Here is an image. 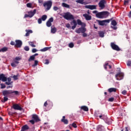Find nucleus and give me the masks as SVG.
<instances>
[{
	"label": "nucleus",
	"instance_id": "obj_6",
	"mask_svg": "<svg viewBox=\"0 0 131 131\" xmlns=\"http://www.w3.org/2000/svg\"><path fill=\"white\" fill-rule=\"evenodd\" d=\"M124 74L123 73L120 72L115 75V77L117 80H121L123 79Z\"/></svg>",
	"mask_w": 131,
	"mask_h": 131
},
{
	"label": "nucleus",
	"instance_id": "obj_8",
	"mask_svg": "<svg viewBox=\"0 0 131 131\" xmlns=\"http://www.w3.org/2000/svg\"><path fill=\"white\" fill-rule=\"evenodd\" d=\"M11 94H13L12 90H4L3 91V95L5 97H6V96L11 95Z\"/></svg>",
	"mask_w": 131,
	"mask_h": 131
},
{
	"label": "nucleus",
	"instance_id": "obj_2",
	"mask_svg": "<svg viewBox=\"0 0 131 131\" xmlns=\"http://www.w3.org/2000/svg\"><path fill=\"white\" fill-rule=\"evenodd\" d=\"M63 17L66 20H75L74 19V16L71 14V13L69 12H67L66 13H64V15H63Z\"/></svg>",
	"mask_w": 131,
	"mask_h": 131
},
{
	"label": "nucleus",
	"instance_id": "obj_45",
	"mask_svg": "<svg viewBox=\"0 0 131 131\" xmlns=\"http://www.w3.org/2000/svg\"><path fill=\"white\" fill-rule=\"evenodd\" d=\"M1 89H6V85H5V84L1 83Z\"/></svg>",
	"mask_w": 131,
	"mask_h": 131
},
{
	"label": "nucleus",
	"instance_id": "obj_25",
	"mask_svg": "<svg viewBox=\"0 0 131 131\" xmlns=\"http://www.w3.org/2000/svg\"><path fill=\"white\" fill-rule=\"evenodd\" d=\"M81 110H83V111L88 112L89 111V107L86 106H81Z\"/></svg>",
	"mask_w": 131,
	"mask_h": 131
},
{
	"label": "nucleus",
	"instance_id": "obj_35",
	"mask_svg": "<svg viewBox=\"0 0 131 131\" xmlns=\"http://www.w3.org/2000/svg\"><path fill=\"white\" fill-rule=\"evenodd\" d=\"M29 44L30 45V46H31V47H32V48H35L36 47L34 45V43L33 42L30 41V42H29Z\"/></svg>",
	"mask_w": 131,
	"mask_h": 131
},
{
	"label": "nucleus",
	"instance_id": "obj_34",
	"mask_svg": "<svg viewBox=\"0 0 131 131\" xmlns=\"http://www.w3.org/2000/svg\"><path fill=\"white\" fill-rule=\"evenodd\" d=\"M34 59H35V57L33 55H32L30 57L28 61H29V62H30V61H34Z\"/></svg>",
	"mask_w": 131,
	"mask_h": 131
},
{
	"label": "nucleus",
	"instance_id": "obj_22",
	"mask_svg": "<svg viewBox=\"0 0 131 131\" xmlns=\"http://www.w3.org/2000/svg\"><path fill=\"white\" fill-rule=\"evenodd\" d=\"M27 129H29V126L27 125H25L21 127V131H26Z\"/></svg>",
	"mask_w": 131,
	"mask_h": 131
},
{
	"label": "nucleus",
	"instance_id": "obj_9",
	"mask_svg": "<svg viewBox=\"0 0 131 131\" xmlns=\"http://www.w3.org/2000/svg\"><path fill=\"white\" fill-rule=\"evenodd\" d=\"M52 22H54V18L53 17L50 18L47 21L46 25L47 27H51L52 26Z\"/></svg>",
	"mask_w": 131,
	"mask_h": 131
},
{
	"label": "nucleus",
	"instance_id": "obj_30",
	"mask_svg": "<svg viewBox=\"0 0 131 131\" xmlns=\"http://www.w3.org/2000/svg\"><path fill=\"white\" fill-rule=\"evenodd\" d=\"M57 31V29L55 27L53 28V27H51V32L52 33H56V32Z\"/></svg>",
	"mask_w": 131,
	"mask_h": 131
},
{
	"label": "nucleus",
	"instance_id": "obj_58",
	"mask_svg": "<svg viewBox=\"0 0 131 131\" xmlns=\"http://www.w3.org/2000/svg\"><path fill=\"white\" fill-rule=\"evenodd\" d=\"M101 127H102V126L101 125H99L98 127H97V130L98 131H101Z\"/></svg>",
	"mask_w": 131,
	"mask_h": 131
},
{
	"label": "nucleus",
	"instance_id": "obj_60",
	"mask_svg": "<svg viewBox=\"0 0 131 131\" xmlns=\"http://www.w3.org/2000/svg\"><path fill=\"white\" fill-rule=\"evenodd\" d=\"M42 19H41V18H39L38 19V23L39 24H41V22H42Z\"/></svg>",
	"mask_w": 131,
	"mask_h": 131
},
{
	"label": "nucleus",
	"instance_id": "obj_20",
	"mask_svg": "<svg viewBox=\"0 0 131 131\" xmlns=\"http://www.w3.org/2000/svg\"><path fill=\"white\" fill-rule=\"evenodd\" d=\"M8 82H6L5 84H7V85H10L13 83V82L11 81L12 79L10 77H8L7 78Z\"/></svg>",
	"mask_w": 131,
	"mask_h": 131
},
{
	"label": "nucleus",
	"instance_id": "obj_29",
	"mask_svg": "<svg viewBox=\"0 0 131 131\" xmlns=\"http://www.w3.org/2000/svg\"><path fill=\"white\" fill-rule=\"evenodd\" d=\"M98 34L100 37H104V36H105V35H104V32L103 31L99 32Z\"/></svg>",
	"mask_w": 131,
	"mask_h": 131
},
{
	"label": "nucleus",
	"instance_id": "obj_63",
	"mask_svg": "<svg viewBox=\"0 0 131 131\" xmlns=\"http://www.w3.org/2000/svg\"><path fill=\"white\" fill-rule=\"evenodd\" d=\"M24 18H30L29 14H25L24 16Z\"/></svg>",
	"mask_w": 131,
	"mask_h": 131
},
{
	"label": "nucleus",
	"instance_id": "obj_44",
	"mask_svg": "<svg viewBox=\"0 0 131 131\" xmlns=\"http://www.w3.org/2000/svg\"><path fill=\"white\" fill-rule=\"evenodd\" d=\"M127 66L130 67L131 66V61L128 60L127 62Z\"/></svg>",
	"mask_w": 131,
	"mask_h": 131
},
{
	"label": "nucleus",
	"instance_id": "obj_31",
	"mask_svg": "<svg viewBox=\"0 0 131 131\" xmlns=\"http://www.w3.org/2000/svg\"><path fill=\"white\" fill-rule=\"evenodd\" d=\"M76 3H77L78 4H80L81 5H83V4H84V0H77Z\"/></svg>",
	"mask_w": 131,
	"mask_h": 131
},
{
	"label": "nucleus",
	"instance_id": "obj_24",
	"mask_svg": "<svg viewBox=\"0 0 131 131\" xmlns=\"http://www.w3.org/2000/svg\"><path fill=\"white\" fill-rule=\"evenodd\" d=\"M26 32H27L25 36H29L30 33H32V30H26Z\"/></svg>",
	"mask_w": 131,
	"mask_h": 131
},
{
	"label": "nucleus",
	"instance_id": "obj_55",
	"mask_svg": "<svg viewBox=\"0 0 131 131\" xmlns=\"http://www.w3.org/2000/svg\"><path fill=\"white\" fill-rule=\"evenodd\" d=\"M66 27H67V28H71V27L70 26V24H67L66 25Z\"/></svg>",
	"mask_w": 131,
	"mask_h": 131
},
{
	"label": "nucleus",
	"instance_id": "obj_10",
	"mask_svg": "<svg viewBox=\"0 0 131 131\" xmlns=\"http://www.w3.org/2000/svg\"><path fill=\"white\" fill-rule=\"evenodd\" d=\"M12 108L14 109V110H19V111H21V110H22V107L18 104H13L12 106Z\"/></svg>",
	"mask_w": 131,
	"mask_h": 131
},
{
	"label": "nucleus",
	"instance_id": "obj_14",
	"mask_svg": "<svg viewBox=\"0 0 131 131\" xmlns=\"http://www.w3.org/2000/svg\"><path fill=\"white\" fill-rule=\"evenodd\" d=\"M32 119L36 122H38V121H40V120L38 118V116H37V115L36 114H34L32 115Z\"/></svg>",
	"mask_w": 131,
	"mask_h": 131
},
{
	"label": "nucleus",
	"instance_id": "obj_50",
	"mask_svg": "<svg viewBox=\"0 0 131 131\" xmlns=\"http://www.w3.org/2000/svg\"><path fill=\"white\" fill-rule=\"evenodd\" d=\"M12 94H15V95H18L19 92H18L17 91H12Z\"/></svg>",
	"mask_w": 131,
	"mask_h": 131
},
{
	"label": "nucleus",
	"instance_id": "obj_56",
	"mask_svg": "<svg viewBox=\"0 0 131 131\" xmlns=\"http://www.w3.org/2000/svg\"><path fill=\"white\" fill-rule=\"evenodd\" d=\"M13 63H14L15 64H19V61H18V60H16V59H14L13 60Z\"/></svg>",
	"mask_w": 131,
	"mask_h": 131
},
{
	"label": "nucleus",
	"instance_id": "obj_15",
	"mask_svg": "<svg viewBox=\"0 0 131 131\" xmlns=\"http://www.w3.org/2000/svg\"><path fill=\"white\" fill-rule=\"evenodd\" d=\"M83 16L85 18L86 21H91L92 20V16L88 14H83Z\"/></svg>",
	"mask_w": 131,
	"mask_h": 131
},
{
	"label": "nucleus",
	"instance_id": "obj_23",
	"mask_svg": "<svg viewBox=\"0 0 131 131\" xmlns=\"http://www.w3.org/2000/svg\"><path fill=\"white\" fill-rule=\"evenodd\" d=\"M97 21L99 25H100V26H104V25H105L104 20H97Z\"/></svg>",
	"mask_w": 131,
	"mask_h": 131
},
{
	"label": "nucleus",
	"instance_id": "obj_52",
	"mask_svg": "<svg viewBox=\"0 0 131 131\" xmlns=\"http://www.w3.org/2000/svg\"><path fill=\"white\" fill-rule=\"evenodd\" d=\"M69 47V48H73V47H74V44H73V43H70Z\"/></svg>",
	"mask_w": 131,
	"mask_h": 131
},
{
	"label": "nucleus",
	"instance_id": "obj_42",
	"mask_svg": "<svg viewBox=\"0 0 131 131\" xmlns=\"http://www.w3.org/2000/svg\"><path fill=\"white\" fill-rule=\"evenodd\" d=\"M13 79H14V80H18V75H14V76H13Z\"/></svg>",
	"mask_w": 131,
	"mask_h": 131
},
{
	"label": "nucleus",
	"instance_id": "obj_18",
	"mask_svg": "<svg viewBox=\"0 0 131 131\" xmlns=\"http://www.w3.org/2000/svg\"><path fill=\"white\" fill-rule=\"evenodd\" d=\"M80 25L81 26H86V25L85 24V23H82L80 19H77V25Z\"/></svg>",
	"mask_w": 131,
	"mask_h": 131
},
{
	"label": "nucleus",
	"instance_id": "obj_32",
	"mask_svg": "<svg viewBox=\"0 0 131 131\" xmlns=\"http://www.w3.org/2000/svg\"><path fill=\"white\" fill-rule=\"evenodd\" d=\"M47 18H48L47 15H43L42 16L41 19H42V21H46V20H47Z\"/></svg>",
	"mask_w": 131,
	"mask_h": 131
},
{
	"label": "nucleus",
	"instance_id": "obj_36",
	"mask_svg": "<svg viewBox=\"0 0 131 131\" xmlns=\"http://www.w3.org/2000/svg\"><path fill=\"white\" fill-rule=\"evenodd\" d=\"M8 100H9V98H8V97H4V100H2V103H6V102H7V101H8Z\"/></svg>",
	"mask_w": 131,
	"mask_h": 131
},
{
	"label": "nucleus",
	"instance_id": "obj_47",
	"mask_svg": "<svg viewBox=\"0 0 131 131\" xmlns=\"http://www.w3.org/2000/svg\"><path fill=\"white\" fill-rule=\"evenodd\" d=\"M11 65L12 67H16V66H17L16 63H15V62H13L11 63Z\"/></svg>",
	"mask_w": 131,
	"mask_h": 131
},
{
	"label": "nucleus",
	"instance_id": "obj_19",
	"mask_svg": "<svg viewBox=\"0 0 131 131\" xmlns=\"http://www.w3.org/2000/svg\"><path fill=\"white\" fill-rule=\"evenodd\" d=\"M66 117L63 116L61 120V122H63L64 124H68V120H67Z\"/></svg>",
	"mask_w": 131,
	"mask_h": 131
},
{
	"label": "nucleus",
	"instance_id": "obj_13",
	"mask_svg": "<svg viewBox=\"0 0 131 131\" xmlns=\"http://www.w3.org/2000/svg\"><path fill=\"white\" fill-rule=\"evenodd\" d=\"M36 13V9H34L33 11H30L28 12V14H29V15L30 16V18H32L33 16L35 15V13Z\"/></svg>",
	"mask_w": 131,
	"mask_h": 131
},
{
	"label": "nucleus",
	"instance_id": "obj_16",
	"mask_svg": "<svg viewBox=\"0 0 131 131\" xmlns=\"http://www.w3.org/2000/svg\"><path fill=\"white\" fill-rule=\"evenodd\" d=\"M0 80H2V81H3V82L7 81V77L5 76V75L4 74H1L0 75Z\"/></svg>",
	"mask_w": 131,
	"mask_h": 131
},
{
	"label": "nucleus",
	"instance_id": "obj_28",
	"mask_svg": "<svg viewBox=\"0 0 131 131\" xmlns=\"http://www.w3.org/2000/svg\"><path fill=\"white\" fill-rule=\"evenodd\" d=\"M7 51H8V47H4L2 49H0V53L1 52L5 53V52H7Z\"/></svg>",
	"mask_w": 131,
	"mask_h": 131
},
{
	"label": "nucleus",
	"instance_id": "obj_12",
	"mask_svg": "<svg viewBox=\"0 0 131 131\" xmlns=\"http://www.w3.org/2000/svg\"><path fill=\"white\" fill-rule=\"evenodd\" d=\"M85 8L90 10H97V6L96 5H86Z\"/></svg>",
	"mask_w": 131,
	"mask_h": 131
},
{
	"label": "nucleus",
	"instance_id": "obj_48",
	"mask_svg": "<svg viewBox=\"0 0 131 131\" xmlns=\"http://www.w3.org/2000/svg\"><path fill=\"white\" fill-rule=\"evenodd\" d=\"M32 5L31 4V3H28L27 4V7L28 8H31Z\"/></svg>",
	"mask_w": 131,
	"mask_h": 131
},
{
	"label": "nucleus",
	"instance_id": "obj_57",
	"mask_svg": "<svg viewBox=\"0 0 131 131\" xmlns=\"http://www.w3.org/2000/svg\"><path fill=\"white\" fill-rule=\"evenodd\" d=\"M14 59H15L16 61H20V60H21V58H20L19 57H16Z\"/></svg>",
	"mask_w": 131,
	"mask_h": 131
},
{
	"label": "nucleus",
	"instance_id": "obj_54",
	"mask_svg": "<svg viewBox=\"0 0 131 131\" xmlns=\"http://www.w3.org/2000/svg\"><path fill=\"white\" fill-rule=\"evenodd\" d=\"M127 93V91L126 90H124L122 92V95H126Z\"/></svg>",
	"mask_w": 131,
	"mask_h": 131
},
{
	"label": "nucleus",
	"instance_id": "obj_64",
	"mask_svg": "<svg viewBox=\"0 0 131 131\" xmlns=\"http://www.w3.org/2000/svg\"><path fill=\"white\" fill-rule=\"evenodd\" d=\"M107 66H108V63H105V64L104 66V68L105 69H107Z\"/></svg>",
	"mask_w": 131,
	"mask_h": 131
},
{
	"label": "nucleus",
	"instance_id": "obj_53",
	"mask_svg": "<svg viewBox=\"0 0 131 131\" xmlns=\"http://www.w3.org/2000/svg\"><path fill=\"white\" fill-rule=\"evenodd\" d=\"M29 122H30V123L32 124H34V123H35V121H34V120H31L29 121Z\"/></svg>",
	"mask_w": 131,
	"mask_h": 131
},
{
	"label": "nucleus",
	"instance_id": "obj_5",
	"mask_svg": "<svg viewBox=\"0 0 131 131\" xmlns=\"http://www.w3.org/2000/svg\"><path fill=\"white\" fill-rule=\"evenodd\" d=\"M52 1H48L43 4V7H45V8L47 7L46 10H47V11H49V10H50V9L52 8Z\"/></svg>",
	"mask_w": 131,
	"mask_h": 131
},
{
	"label": "nucleus",
	"instance_id": "obj_62",
	"mask_svg": "<svg viewBox=\"0 0 131 131\" xmlns=\"http://www.w3.org/2000/svg\"><path fill=\"white\" fill-rule=\"evenodd\" d=\"M32 53H36V52H37V50H36V49L33 48L32 50Z\"/></svg>",
	"mask_w": 131,
	"mask_h": 131
},
{
	"label": "nucleus",
	"instance_id": "obj_43",
	"mask_svg": "<svg viewBox=\"0 0 131 131\" xmlns=\"http://www.w3.org/2000/svg\"><path fill=\"white\" fill-rule=\"evenodd\" d=\"M72 126H73V127H74V128H76V127H77V125L75 123H73L72 124Z\"/></svg>",
	"mask_w": 131,
	"mask_h": 131
},
{
	"label": "nucleus",
	"instance_id": "obj_11",
	"mask_svg": "<svg viewBox=\"0 0 131 131\" xmlns=\"http://www.w3.org/2000/svg\"><path fill=\"white\" fill-rule=\"evenodd\" d=\"M15 47L16 48H21L22 47V41L21 40H16Z\"/></svg>",
	"mask_w": 131,
	"mask_h": 131
},
{
	"label": "nucleus",
	"instance_id": "obj_3",
	"mask_svg": "<svg viewBox=\"0 0 131 131\" xmlns=\"http://www.w3.org/2000/svg\"><path fill=\"white\" fill-rule=\"evenodd\" d=\"M86 32V28H85V26H81L80 28L76 29L75 30V32L76 33H84V32Z\"/></svg>",
	"mask_w": 131,
	"mask_h": 131
},
{
	"label": "nucleus",
	"instance_id": "obj_7",
	"mask_svg": "<svg viewBox=\"0 0 131 131\" xmlns=\"http://www.w3.org/2000/svg\"><path fill=\"white\" fill-rule=\"evenodd\" d=\"M111 47L112 49H113V50H114L115 51H120V48H119V47L115 45V42H111Z\"/></svg>",
	"mask_w": 131,
	"mask_h": 131
},
{
	"label": "nucleus",
	"instance_id": "obj_27",
	"mask_svg": "<svg viewBox=\"0 0 131 131\" xmlns=\"http://www.w3.org/2000/svg\"><path fill=\"white\" fill-rule=\"evenodd\" d=\"M51 49V47H45L41 50H40V52H47V51H49Z\"/></svg>",
	"mask_w": 131,
	"mask_h": 131
},
{
	"label": "nucleus",
	"instance_id": "obj_39",
	"mask_svg": "<svg viewBox=\"0 0 131 131\" xmlns=\"http://www.w3.org/2000/svg\"><path fill=\"white\" fill-rule=\"evenodd\" d=\"M24 50L25 51H26L27 52H28V51H29L30 49H29V47L28 46H26L24 47Z\"/></svg>",
	"mask_w": 131,
	"mask_h": 131
},
{
	"label": "nucleus",
	"instance_id": "obj_4",
	"mask_svg": "<svg viewBox=\"0 0 131 131\" xmlns=\"http://www.w3.org/2000/svg\"><path fill=\"white\" fill-rule=\"evenodd\" d=\"M106 4H107L106 0H101L98 3V6L99 8L103 10V9H104Z\"/></svg>",
	"mask_w": 131,
	"mask_h": 131
},
{
	"label": "nucleus",
	"instance_id": "obj_46",
	"mask_svg": "<svg viewBox=\"0 0 131 131\" xmlns=\"http://www.w3.org/2000/svg\"><path fill=\"white\" fill-rule=\"evenodd\" d=\"M83 37H86L88 36V34L85 32L82 33Z\"/></svg>",
	"mask_w": 131,
	"mask_h": 131
},
{
	"label": "nucleus",
	"instance_id": "obj_38",
	"mask_svg": "<svg viewBox=\"0 0 131 131\" xmlns=\"http://www.w3.org/2000/svg\"><path fill=\"white\" fill-rule=\"evenodd\" d=\"M37 64H38V61L37 60H35L34 61V64H33V67H34L35 66H37Z\"/></svg>",
	"mask_w": 131,
	"mask_h": 131
},
{
	"label": "nucleus",
	"instance_id": "obj_21",
	"mask_svg": "<svg viewBox=\"0 0 131 131\" xmlns=\"http://www.w3.org/2000/svg\"><path fill=\"white\" fill-rule=\"evenodd\" d=\"M116 91H117V89L112 88L108 89V92L109 93H116Z\"/></svg>",
	"mask_w": 131,
	"mask_h": 131
},
{
	"label": "nucleus",
	"instance_id": "obj_59",
	"mask_svg": "<svg viewBox=\"0 0 131 131\" xmlns=\"http://www.w3.org/2000/svg\"><path fill=\"white\" fill-rule=\"evenodd\" d=\"M53 10L54 11H58V10H59V8L57 6H55L53 7Z\"/></svg>",
	"mask_w": 131,
	"mask_h": 131
},
{
	"label": "nucleus",
	"instance_id": "obj_51",
	"mask_svg": "<svg viewBox=\"0 0 131 131\" xmlns=\"http://www.w3.org/2000/svg\"><path fill=\"white\" fill-rule=\"evenodd\" d=\"M114 101V98L112 97L108 99V101L109 102H113Z\"/></svg>",
	"mask_w": 131,
	"mask_h": 131
},
{
	"label": "nucleus",
	"instance_id": "obj_17",
	"mask_svg": "<svg viewBox=\"0 0 131 131\" xmlns=\"http://www.w3.org/2000/svg\"><path fill=\"white\" fill-rule=\"evenodd\" d=\"M71 25L74 24V26L72 27V29H73V30L76 28V26H77V23L76 22V20H75V19L73 20V21L71 22Z\"/></svg>",
	"mask_w": 131,
	"mask_h": 131
},
{
	"label": "nucleus",
	"instance_id": "obj_37",
	"mask_svg": "<svg viewBox=\"0 0 131 131\" xmlns=\"http://www.w3.org/2000/svg\"><path fill=\"white\" fill-rule=\"evenodd\" d=\"M105 121H106V123L107 124H111L112 123V121H109V120L107 119L106 120H105Z\"/></svg>",
	"mask_w": 131,
	"mask_h": 131
},
{
	"label": "nucleus",
	"instance_id": "obj_1",
	"mask_svg": "<svg viewBox=\"0 0 131 131\" xmlns=\"http://www.w3.org/2000/svg\"><path fill=\"white\" fill-rule=\"evenodd\" d=\"M110 14L108 11H102L96 14V17L99 19H104L107 18Z\"/></svg>",
	"mask_w": 131,
	"mask_h": 131
},
{
	"label": "nucleus",
	"instance_id": "obj_49",
	"mask_svg": "<svg viewBox=\"0 0 131 131\" xmlns=\"http://www.w3.org/2000/svg\"><path fill=\"white\" fill-rule=\"evenodd\" d=\"M111 20H112V18L110 19H105V20H103L104 21V23L105 22H106V23H109L110 22V21H111Z\"/></svg>",
	"mask_w": 131,
	"mask_h": 131
},
{
	"label": "nucleus",
	"instance_id": "obj_26",
	"mask_svg": "<svg viewBox=\"0 0 131 131\" xmlns=\"http://www.w3.org/2000/svg\"><path fill=\"white\" fill-rule=\"evenodd\" d=\"M62 6L63 7V8H67V9H70V6L65 3H62Z\"/></svg>",
	"mask_w": 131,
	"mask_h": 131
},
{
	"label": "nucleus",
	"instance_id": "obj_40",
	"mask_svg": "<svg viewBox=\"0 0 131 131\" xmlns=\"http://www.w3.org/2000/svg\"><path fill=\"white\" fill-rule=\"evenodd\" d=\"M45 64L46 65H48V64H50V60L48 59H45V62H44Z\"/></svg>",
	"mask_w": 131,
	"mask_h": 131
},
{
	"label": "nucleus",
	"instance_id": "obj_41",
	"mask_svg": "<svg viewBox=\"0 0 131 131\" xmlns=\"http://www.w3.org/2000/svg\"><path fill=\"white\" fill-rule=\"evenodd\" d=\"M102 119L103 120H106V119H107V116L105 115H102Z\"/></svg>",
	"mask_w": 131,
	"mask_h": 131
},
{
	"label": "nucleus",
	"instance_id": "obj_33",
	"mask_svg": "<svg viewBox=\"0 0 131 131\" xmlns=\"http://www.w3.org/2000/svg\"><path fill=\"white\" fill-rule=\"evenodd\" d=\"M111 24L113 26H116V25H117V22H116L115 20H112Z\"/></svg>",
	"mask_w": 131,
	"mask_h": 131
},
{
	"label": "nucleus",
	"instance_id": "obj_61",
	"mask_svg": "<svg viewBox=\"0 0 131 131\" xmlns=\"http://www.w3.org/2000/svg\"><path fill=\"white\" fill-rule=\"evenodd\" d=\"M10 45H11V46H15V41H11V42H10Z\"/></svg>",
	"mask_w": 131,
	"mask_h": 131
}]
</instances>
